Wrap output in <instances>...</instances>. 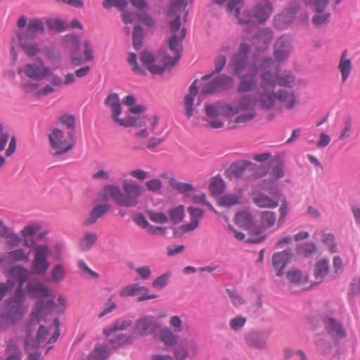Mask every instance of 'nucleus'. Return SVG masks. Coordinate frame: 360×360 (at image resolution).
Masks as SVG:
<instances>
[{"label":"nucleus","mask_w":360,"mask_h":360,"mask_svg":"<svg viewBox=\"0 0 360 360\" xmlns=\"http://www.w3.org/2000/svg\"><path fill=\"white\" fill-rule=\"evenodd\" d=\"M186 0H172L167 11V20L171 34L167 41L170 53L159 51L156 56L149 51H143L140 55L142 66L137 63L135 53H129L127 61L135 74L146 75V68L153 75H161L168 68L174 66L180 59L182 51V42L186 34L185 27H181L180 18L186 7Z\"/></svg>","instance_id":"nucleus-1"},{"label":"nucleus","mask_w":360,"mask_h":360,"mask_svg":"<svg viewBox=\"0 0 360 360\" xmlns=\"http://www.w3.org/2000/svg\"><path fill=\"white\" fill-rule=\"evenodd\" d=\"M27 292L30 296L39 299L36 304L32 316L26 328V347L37 348L41 344L54 342L59 335L58 319H55V334L47 341L49 335L48 330L39 325V321L46 315L52 313L54 295L51 290L38 280H30L26 286Z\"/></svg>","instance_id":"nucleus-2"},{"label":"nucleus","mask_w":360,"mask_h":360,"mask_svg":"<svg viewBox=\"0 0 360 360\" xmlns=\"http://www.w3.org/2000/svg\"><path fill=\"white\" fill-rule=\"evenodd\" d=\"M257 105L255 96L245 94L234 105L223 103L206 104L205 109L207 127L220 129L224 127L225 120L234 116L240 111H253Z\"/></svg>","instance_id":"nucleus-3"},{"label":"nucleus","mask_w":360,"mask_h":360,"mask_svg":"<svg viewBox=\"0 0 360 360\" xmlns=\"http://www.w3.org/2000/svg\"><path fill=\"white\" fill-rule=\"evenodd\" d=\"M145 192V188L134 181H124L122 189L117 185L108 184L102 191L104 200L112 199L120 206L130 207L138 205V198Z\"/></svg>","instance_id":"nucleus-4"},{"label":"nucleus","mask_w":360,"mask_h":360,"mask_svg":"<svg viewBox=\"0 0 360 360\" xmlns=\"http://www.w3.org/2000/svg\"><path fill=\"white\" fill-rule=\"evenodd\" d=\"M143 119L144 121L141 126L132 125L138 128H141L134 133V136L139 140H143L149 138L144 143V147L148 149H153L160 145L165 139L162 136L163 129H159V119L155 116L151 117H137L135 120Z\"/></svg>","instance_id":"nucleus-5"},{"label":"nucleus","mask_w":360,"mask_h":360,"mask_svg":"<svg viewBox=\"0 0 360 360\" xmlns=\"http://www.w3.org/2000/svg\"><path fill=\"white\" fill-rule=\"evenodd\" d=\"M259 89L255 97L257 106L262 110H269L277 101L274 75L269 73H261Z\"/></svg>","instance_id":"nucleus-6"},{"label":"nucleus","mask_w":360,"mask_h":360,"mask_svg":"<svg viewBox=\"0 0 360 360\" xmlns=\"http://www.w3.org/2000/svg\"><path fill=\"white\" fill-rule=\"evenodd\" d=\"M51 151L58 157L71 151L75 146V138L72 132L65 133L60 129H54L49 134Z\"/></svg>","instance_id":"nucleus-7"},{"label":"nucleus","mask_w":360,"mask_h":360,"mask_svg":"<svg viewBox=\"0 0 360 360\" xmlns=\"http://www.w3.org/2000/svg\"><path fill=\"white\" fill-rule=\"evenodd\" d=\"M25 299L24 291L15 290L13 295L6 302L5 311L1 314V322L7 327L9 324H13L16 319L21 316L25 310L23 302Z\"/></svg>","instance_id":"nucleus-8"},{"label":"nucleus","mask_w":360,"mask_h":360,"mask_svg":"<svg viewBox=\"0 0 360 360\" xmlns=\"http://www.w3.org/2000/svg\"><path fill=\"white\" fill-rule=\"evenodd\" d=\"M44 26L41 20L32 19L27 25L25 32L18 33V39L20 46L31 56H35L38 52L37 46L32 42L36 34L42 33Z\"/></svg>","instance_id":"nucleus-9"},{"label":"nucleus","mask_w":360,"mask_h":360,"mask_svg":"<svg viewBox=\"0 0 360 360\" xmlns=\"http://www.w3.org/2000/svg\"><path fill=\"white\" fill-rule=\"evenodd\" d=\"M272 13L271 4L266 1L257 4L249 11H240L238 17L236 18L240 25L251 23H264Z\"/></svg>","instance_id":"nucleus-10"},{"label":"nucleus","mask_w":360,"mask_h":360,"mask_svg":"<svg viewBox=\"0 0 360 360\" xmlns=\"http://www.w3.org/2000/svg\"><path fill=\"white\" fill-rule=\"evenodd\" d=\"M131 320H117L113 326L103 330L108 342L113 347H117L132 340V336L122 332L131 327Z\"/></svg>","instance_id":"nucleus-11"},{"label":"nucleus","mask_w":360,"mask_h":360,"mask_svg":"<svg viewBox=\"0 0 360 360\" xmlns=\"http://www.w3.org/2000/svg\"><path fill=\"white\" fill-rule=\"evenodd\" d=\"M105 105L110 108L112 120L121 127H130L132 125L141 126L144 121L143 119L135 120V117L127 116L122 119L120 117L122 113V106L119 95L116 93L110 94L104 101Z\"/></svg>","instance_id":"nucleus-12"},{"label":"nucleus","mask_w":360,"mask_h":360,"mask_svg":"<svg viewBox=\"0 0 360 360\" xmlns=\"http://www.w3.org/2000/svg\"><path fill=\"white\" fill-rule=\"evenodd\" d=\"M50 68L41 60L26 63L18 68V73L35 81H41L49 75Z\"/></svg>","instance_id":"nucleus-13"},{"label":"nucleus","mask_w":360,"mask_h":360,"mask_svg":"<svg viewBox=\"0 0 360 360\" xmlns=\"http://www.w3.org/2000/svg\"><path fill=\"white\" fill-rule=\"evenodd\" d=\"M33 252L32 271L35 274H44L50 266L48 258L51 255V250L48 245L41 244L35 245Z\"/></svg>","instance_id":"nucleus-14"},{"label":"nucleus","mask_w":360,"mask_h":360,"mask_svg":"<svg viewBox=\"0 0 360 360\" xmlns=\"http://www.w3.org/2000/svg\"><path fill=\"white\" fill-rule=\"evenodd\" d=\"M199 352L198 343L193 339L185 340L174 351L175 360H186L195 359Z\"/></svg>","instance_id":"nucleus-15"},{"label":"nucleus","mask_w":360,"mask_h":360,"mask_svg":"<svg viewBox=\"0 0 360 360\" xmlns=\"http://www.w3.org/2000/svg\"><path fill=\"white\" fill-rule=\"evenodd\" d=\"M159 324L152 316H144L139 319L134 325L133 333L138 336H146L154 333Z\"/></svg>","instance_id":"nucleus-16"},{"label":"nucleus","mask_w":360,"mask_h":360,"mask_svg":"<svg viewBox=\"0 0 360 360\" xmlns=\"http://www.w3.org/2000/svg\"><path fill=\"white\" fill-rule=\"evenodd\" d=\"M250 51V46L248 44L241 43L240 44L237 53L233 56L230 62L234 75H238L245 69Z\"/></svg>","instance_id":"nucleus-17"},{"label":"nucleus","mask_w":360,"mask_h":360,"mask_svg":"<svg viewBox=\"0 0 360 360\" xmlns=\"http://www.w3.org/2000/svg\"><path fill=\"white\" fill-rule=\"evenodd\" d=\"M140 295L138 298L139 302L153 300L158 297L157 295L149 294V290L145 286L139 285L138 283L129 285L124 288L120 292L121 297H130Z\"/></svg>","instance_id":"nucleus-18"},{"label":"nucleus","mask_w":360,"mask_h":360,"mask_svg":"<svg viewBox=\"0 0 360 360\" xmlns=\"http://www.w3.org/2000/svg\"><path fill=\"white\" fill-rule=\"evenodd\" d=\"M292 49V46L290 37L282 35L274 43V56L278 61L285 60L290 56Z\"/></svg>","instance_id":"nucleus-19"},{"label":"nucleus","mask_w":360,"mask_h":360,"mask_svg":"<svg viewBox=\"0 0 360 360\" xmlns=\"http://www.w3.org/2000/svg\"><path fill=\"white\" fill-rule=\"evenodd\" d=\"M276 96L281 110H290L299 103L298 96L292 90L280 89L277 91Z\"/></svg>","instance_id":"nucleus-20"},{"label":"nucleus","mask_w":360,"mask_h":360,"mask_svg":"<svg viewBox=\"0 0 360 360\" xmlns=\"http://www.w3.org/2000/svg\"><path fill=\"white\" fill-rule=\"evenodd\" d=\"M299 9L300 5L285 9L281 14L275 17V26L280 30L287 28L292 22Z\"/></svg>","instance_id":"nucleus-21"},{"label":"nucleus","mask_w":360,"mask_h":360,"mask_svg":"<svg viewBox=\"0 0 360 360\" xmlns=\"http://www.w3.org/2000/svg\"><path fill=\"white\" fill-rule=\"evenodd\" d=\"M251 195L254 203L260 208L274 209L278 206L279 198L273 195L268 196L259 191H252Z\"/></svg>","instance_id":"nucleus-22"},{"label":"nucleus","mask_w":360,"mask_h":360,"mask_svg":"<svg viewBox=\"0 0 360 360\" xmlns=\"http://www.w3.org/2000/svg\"><path fill=\"white\" fill-rule=\"evenodd\" d=\"M273 39V32L271 29L264 27L258 30L253 37L252 44L258 50H266Z\"/></svg>","instance_id":"nucleus-23"},{"label":"nucleus","mask_w":360,"mask_h":360,"mask_svg":"<svg viewBox=\"0 0 360 360\" xmlns=\"http://www.w3.org/2000/svg\"><path fill=\"white\" fill-rule=\"evenodd\" d=\"M235 221L238 225L249 230L252 233L256 235H260L262 233V229L255 225L252 217L248 212L241 211L236 213Z\"/></svg>","instance_id":"nucleus-24"},{"label":"nucleus","mask_w":360,"mask_h":360,"mask_svg":"<svg viewBox=\"0 0 360 360\" xmlns=\"http://www.w3.org/2000/svg\"><path fill=\"white\" fill-rule=\"evenodd\" d=\"M292 253L289 250L276 252L273 255L272 265L277 271L276 275L278 276L283 275V270L290 261Z\"/></svg>","instance_id":"nucleus-25"},{"label":"nucleus","mask_w":360,"mask_h":360,"mask_svg":"<svg viewBox=\"0 0 360 360\" xmlns=\"http://www.w3.org/2000/svg\"><path fill=\"white\" fill-rule=\"evenodd\" d=\"M338 70L341 75V82H346L353 70V64L352 60L348 58L347 50H345L341 53Z\"/></svg>","instance_id":"nucleus-26"},{"label":"nucleus","mask_w":360,"mask_h":360,"mask_svg":"<svg viewBox=\"0 0 360 360\" xmlns=\"http://www.w3.org/2000/svg\"><path fill=\"white\" fill-rule=\"evenodd\" d=\"M285 176V170L282 165H278L271 168L268 174V179H265L261 184V188L266 190L269 192V188L271 186H276L274 183L279 179Z\"/></svg>","instance_id":"nucleus-27"},{"label":"nucleus","mask_w":360,"mask_h":360,"mask_svg":"<svg viewBox=\"0 0 360 360\" xmlns=\"http://www.w3.org/2000/svg\"><path fill=\"white\" fill-rule=\"evenodd\" d=\"M6 275L9 278L18 280V286L15 290H20V291H23L22 287L25 281L28 279L30 271L20 266H15L8 271Z\"/></svg>","instance_id":"nucleus-28"},{"label":"nucleus","mask_w":360,"mask_h":360,"mask_svg":"<svg viewBox=\"0 0 360 360\" xmlns=\"http://www.w3.org/2000/svg\"><path fill=\"white\" fill-rule=\"evenodd\" d=\"M269 193L275 198H279L278 201L280 200L281 202V205L279 208L280 217L278 221V226H281L285 221V217L288 212L286 198L283 193H281L278 186L270 187L269 188Z\"/></svg>","instance_id":"nucleus-29"},{"label":"nucleus","mask_w":360,"mask_h":360,"mask_svg":"<svg viewBox=\"0 0 360 360\" xmlns=\"http://www.w3.org/2000/svg\"><path fill=\"white\" fill-rule=\"evenodd\" d=\"M262 73H269L274 75L275 86L278 84L281 86H285L287 88H292L295 84V77L290 73H283L278 75L276 70H264Z\"/></svg>","instance_id":"nucleus-30"},{"label":"nucleus","mask_w":360,"mask_h":360,"mask_svg":"<svg viewBox=\"0 0 360 360\" xmlns=\"http://www.w3.org/2000/svg\"><path fill=\"white\" fill-rule=\"evenodd\" d=\"M66 46L72 49L71 62L75 65H79L82 63L83 60L79 53V39L74 35H68L65 39Z\"/></svg>","instance_id":"nucleus-31"},{"label":"nucleus","mask_w":360,"mask_h":360,"mask_svg":"<svg viewBox=\"0 0 360 360\" xmlns=\"http://www.w3.org/2000/svg\"><path fill=\"white\" fill-rule=\"evenodd\" d=\"M198 93L197 80H195L189 87V93L184 98L185 114L188 118L193 116L194 108H193L195 97Z\"/></svg>","instance_id":"nucleus-32"},{"label":"nucleus","mask_w":360,"mask_h":360,"mask_svg":"<svg viewBox=\"0 0 360 360\" xmlns=\"http://www.w3.org/2000/svg\"><path fill=\"white\" fill-rule=\"evenodd\" d=\"M257 84V79L255 72L248 73L240 77V82L237 90L239 92H248L255 89Z\"/></svg>","instance_id":"nucleus-33"},{"label":"nucleus","mask_w":360,"mask_h":360,"mask_svg":"<svg viewBox=\"0 0 360 360\" xmlns=\"http://www.w3.org/2000/svg\"><path fill=\"white\" fill-rule=\"evenodd\" d=\"M110 210V205L107 203L96 205L90 212L85 220L86 225L95 224L97 220L103 217Z\"/></svg>","instance_id":"nucleus-34"},{"label":"nucleus","mask_w":360,"mask_h":360,"mask_svg":"<svg viewBox=\"0 0 360 360\" xmlns=\"http://www.w3.org/2000/svg\"><path fill=\"white\" fill-rule=\"evenodd\" d=\"M329 262L326 259H321L318 261L314 268V281L313 283L319 284L323 282V278L328 274Z\"/></svg>","instance_id":"nucleus-35"},{"label":"nucleus","mask_w":360,"mask_h":360,"mask_svg":"<svg viewBox=\"0 0 360 360\" xmlns=\"http://www.w3.org/2000/svg\"><path fill=\"white\" fill-rule=\"evenodd\" d=\"M214 1L218 5L226 4L227 13L235 19L238 17L243 5V0H214Z\"/></svg>","instance_id":"nucleus-36"},{"label":"nucleus","mask_w":360,"mask_h":360,"mask_svg":"<svg viewBox=\"0 0 360 360\" xmlns=\"http://www.w3.org/2000/svg\"><path fill=\"white\" fill-rule=\"evenodd\" d=\"M286 277L288 280L295 285L303 286L305 288L307 287L306 285L309 284V286L312 285V283L309 281V278L306 275H303L302 272L295 269H292L288 271Z\"/></svg>","instance_id":"nucleus-37"},{"label":"nucleus","mask_w":360,"mask_h":360,"mask_svg":"<svg viewBox=\"0 0 360 360\" xmlns=\"http://www.w3.org/2000/svg\"><path fill=\"white\" fill-rule=\"evenodd\" d=\"M160 340L167 347H174L179 342V335L171 329L165 328L159 333Z\"/></svg>","instance_id":"nucleus-38"},{"label":"nucleus","mask_w":360,"mask_h":360,"mask_svg":"<svg viewBox=\"0 0 360 360\" xmlns=\"http://www.w3.org/2000/svg\"><path fill=\"white\" fill-rule=\"evenodd\" d=\"M324 324L328 332L333 336L344 337L345 330L341 324L335 319L327 317L324 319Z\"/></svg>","instance_id":"nucleus-39"},{"label":"nucleus","mask_w":360,"mask_h":360,"mask_svg":"<svg viewBox=\"0 0 360 360\" xmlns=\"http://www.w3.org/2000/svg\"><path fill=\"white\" fill-rule=\"evenodd\" d=\"M168 181L173 189L186 196L195 191V188L191 184L179 181L173 177H169Z\"/></svg>","instance_id":"nucleus-40"},{"label":"nucleus","mask_w":360,"mask_h":360,"mask_svg":"<svg viewBox=\"0 0 360 360\" xmlns=\"http://www.w3.org/2000/svg\"><path fill=\"white\" fill-rule=\"evenodd\" d=\"M41 229V226L37 223H32L25 226L20 231L22 238L24 239V245L27 247H31L32 244L30 243L27 239L37 234Z\"/></svg>","instance_id":"nucleus-41"},{"label":"nucleus","mask_w":360,"mask_h":360,"mask_svg":"<svg viewBox=\"0 0 360 360\" xmlns=\"http://www.w3.org/2000/svg\"><path fill=\"white\" fill-rule=\"evenodd\" d=\"M217 91H220L216 79L205 83L201 87L200 92L198 95V102L197 105H199L200 104L201 101L203 100L206 95L212 94Z\"/></svg>","instance_id":"nucleus-42"},{"label":"nucleus","mask_w":360,"mask_h":360,"mask_svg":"<svg viewBox=\"0 0 360 360\" xmlns=\"http://www.w3.org/2000/svg\"><path fill=\"white\" fill-rule=\"evenodd\" d=\"M9 264L18 262H27L29 260V252H26L24 250L18 248L8 253L6 258Z\"/></svg>","instance_id":"nucleus-43"},{"label":"nucleus","mask_w":360,"mask_h":360,"mask_svg":"<svg viewBox=\"0 0 360 360\" xmlns=\"http://www.w3.org/2000/svg\"><path fill=\"white\" fill-rule=\"evenodd\" d=\"M98 236L96 233L87 232L79 242V248L82 251L89 250L97 240Z\"/></svg>","instance_id":"nucleus-44"},{"label":"nucleus","mask_w":360,"mask_h":360,"mask_svg":"<svg viewBox=\"0 0 360 360\" xmlns=\"http://www.w3.org/2000/svg\"><path fill=\"white\" fill-rule=\"evenodd\" d=\"M240 195L237 193H227L222 195L218 200V205L222 207H231L239 203Z\"/></svg>","instance_id":"nucleus-45"},{"label":"nucleus","mask_w":360,"mask_h":360,"mask_svg":"<svg viewBox=\"0 0 360 360\" xmlns=\"http://www.w3.org/2000/svg\"><path fill=\"white\" fill-rule=\"evenodd\" d=\"M256 116L254 111H248L246 113L241 114L235 118L233 122H229L227 125L228 129H234L238 124H244L252 120Z\"/></svg>","instance_id":"nucleus-46"},{"label":"nucleus","mask_w":360,"mask_h":360,"mask_svg":"<svg viewBox=\"0 0 360 360\" xmlns=\"http://www.w3.org/2000/svg\"><path fill=\"white\" fill-rule=\"evenodd\" d=\"M261 217V227L262 231L264 229L269 228L273 226L276 220V214L274 212L263 211L260 214Z\"/></svg>","instance_id":"nucleus-47"},{"label":"nucleus","mask_w":360,"mask_h":360,"mask_svg":"<svg viewBox=\"0 0 360 360\" xmlns=\"http://www.w3.org/2000/svg\"><path fill=\"white\" fill-rule=\"evenodd\" d=\"M225 189V183L219 176H214L210 184V191L213 195H219Z\"/></svg>","instance_id":"nucleus-48"},{"label":"nucleus","mask_w":360,"mask_h":360,"mask_svg":"<svg viewBox=\"0 0 360 360\" xmlns=\"http://www.w3.org/2000/svg\"><path fill=\"white\" fill-rule=\"evenodd\" d=\"M6 352L8 356L6 360H21L22 352L14 341H9Z\"/></svg>","instance_id":"nucleus-49"},{"label":"nucleus","mask_w":360,"mask_h":360,"mask_svg":"<svg viewBox=\"0 0 360 360\" xmlns=\"http://www.w3.org/2000/svg\"><path fill=\"white\" fill-rule=\"evenodd\" d=\"M252 164L248 161H241L235 163L231 167V171L235 176H240L246 170H250L252 169Z\"/></svg>","instance_id":"nucleus-50"},{"label":"nucleus","mask_w":360,"mask_h":360,"mask_svg":"<svg viewBox=\"0 0 360 360\" xmlns=\"http://www.w3.org/2000/svg\"><path fill=\"white\" fill-rule=\"evenodd\" d=\"M109 351L106 346L96 348L89 356V360H107Z\"/></svg>","instance_id":"nucleus-51"},{"label":"nucleus","mask_w":360,"mask_h":360,"mask_svg":"<svg viewBox=\"0 0 360 360\" xmlns=\"http://www.w3.org/2000/svg\"><path fill=\"white\" fill-rule=\"evenodd\" d=\"M352 133V121L350 117H347L344 119L343 128L341 131L339 139L345 141L349 139Z\"/></svg>","instance_id":"nucleus-52"},{"label":"nucleus","mask_w":360,"mask_h":360,"mask_svg":"<svg viewBox=\"0 0 360 360\" xmlns=\"http://www.w3.org/2000/svg\"><path fill=\"white\" fill-rule=\"evenodd\" d=\"M169 214L171 221L174 224H179L183 220L184 214V207L183 205H179L173 209H171L169 212Z\"/></svg>","instance_id":"nucleus-53"},{"label":"nucleus","mask_w":360,"mask_h":360,"mask_svg":"<svg viewBox=\"0 0 360 360\" xmlns=\"http://www.w3.org/2000/svg\"><path fill=\"white\" fill-rule=\"evenodd\" d=\"M215 79H216V81H217V84H218L219 91L229 89L233 86L234 82H233V79L231 77L222 75L220 77H217Z\"/></svg>","instance_id":"nucleus-54"},{"label":"nucleus","mask_w":360,"mask_h":360,"mask_svg":"<svg viewBox=\"0 0 360 360\" xmlns=\"http://www.w3.org/2000/svg\"><path fill=\"white\" fill-rule=\"evenodd\" d=\"M66 276V271L63 264L56 265L51 271V278L55 282L61 281Z\"/></svg>","instance_id":"nucleus-55"},{"label":"nucleus","mask_w":360,"mask_h":360,"mask_svg":"<svg viewBox=\"0 0 360 360\" xmlns=\"http://www.w3.org/2000/svg\"><path fill=\"white\" fill-rule=\"evenodd\" d=\"M328 4V0H309L307 3V4L316 13L325 11Z\"/></svg>","instance_id":"nucleus-56"},{"label":"nucleus","mask_w":360,"mask_h":360,"mask_svg":"<svg viewBox=\"0 0 360 360\" xmlns=\"http://www.w3.org/2000/svg\"><path fill=\"white\" fill-rule=\"evenodd\" d=\"M55 297L53 298V300ZM68 306V300L63 295H59L57 299V303H55L53 302V311H56L58 314H63L65 312L66 307Z\"/></svg>","instance_id":"nucleus-57"},{"label":"nucleus","mask_w":360,"mask_h":360,"mask_svg":"<svg viewBox=\"0 0 360 360\" xmlns=\"http://www.w3.org/2000/svg\"><path fill=\"white\" fill-rule=\"evenodd\" d=\"M170 277L169 273L163 274L158 277H157L152 283V286L156 289H162L164 288L168 283L169 278Z\"/></svg>","instance_id":"nucleus-58"},{"label":"nucleus","mask_w":360,"mask_h":360,"mask_svg":"<svg viewBox=\"0 0 360 360\" xmlns=\"http://www.w3.org/2000/svg\"><path fill=\"white\" fill-rule=\"evenodd\" d=\"M330 13L323 12L316 13L312 18L314 25L321 26L328 23L330 18Z\"/></svg>","instance_id":"nucleus-59"},{"label":"nucleus","mask_w":360,"mask_h":360,"mask_svg":"<svg viewBox=\"0 0 360 360\" xmlns=\"http://www.w3.org/2000/svg\"><path fill=\"white\" fill-rule=\"evenodd\" d=\"M143 32L141 27L136 25L133 32V44L136 49H139L142 43Z\"/></svg>","instance_id":"nucleus-60"},{"label":"nucleus","mask_w":360,"mask_h":360,"mask_svg":"<svg viewBox=\"0 0 360 360\" xmlns=\"http://www.w3.org/2000/svg\"><path fill=\"white\" fill-rule=\"evenodd\" d=\"M247 343L255 348H264L266 346V341L254 334L250 335L247 338Z\"/></svg>","instance_id":"nucleus-61"},{"label":"nucleus","mask_w":360,"mask_h":360,"mask_svg":"<svg viewBox=\"0 0 360 360\" xmlns=\"http://www.w3.org/2000/svg\"><path fill=\"white\" fill-rule=\"evenodd\" d=\"M83 56L86 61H91L94 59L93 46L89 39H84L82 43Z\"/></svg>","instance_id":"nucleus-62"},{"label":"nucleus","mask_w":360,"mask_h":360,"mask_svg":"<svg viewBox=\"0 0 360 360\" xmlns=\"http://www.w3.org/2000/svg\"><path fill=\"white\" fill-rule=\"evenodd\" d=\"M321 241L328 247L331 252H336L334 235L332 233H323Z\"/></svg>","instance_id":"nucleus-63"},{"label":"nucleus","mask_w":360,"mask_h":360,"mask_svg":"<svg viewBox=\"0 0 360 360\" xmlns=\"http://www.w3.org/2000/svg\"><path fill=\"white\" fill-rule=\"evenodd\" d=\"M169 324L171 328L176 333H179L183 330L182 320L179 316H172L170 317Z\"/></svg>","instance_id":"nucleus-64"}]
</instances>
